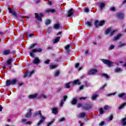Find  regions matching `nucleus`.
<instances>
[{
	"mask_svg": "<svg viewBox=\"0 0 126 126\" xmlns=\"http://www.w3.org/2000/svg\"><path fill=\"white\" fill-rule=\"evenodd\" d=\"M122 124L123 126H126V118L122 119Z\"/></svg>",
	"mask_w": 126,
	"mask_h": 126,
	"instance_id": "c85d7f7f",
	"label": "nucleus"
},
{
	"mask_svg": "<svg viewBox=\"0 0 126 126\" xmlns=\"http://www.w3.org/2000/svg\"><path fill=\"white\" fill-rule=\"evenodd\" d=\"M102 61L104 63L107 64L109 67H111V66H112L113 64H114V63L110 61V60L103 59Z\"/></svg>",
	"mask_w": 126,
	"mask_h": 126,
	"instance_id": "7ed1b4c3",
	"label": "nucleus"
},
{
	"mask_svg": "<svg viewBox=\"0 0 126 126\" xmlns=\"http://www.w3.org/2000/svg\"><path fill=\"white\" fill-rule=\"evenodd\" d=\"M6 86H10L11 85V81L10 80H7L6 82Z\"/></svg>",
	"mask_w": 126,
	"mask_h": 126,
	"instance_id": "b1692460",
	"label": "nucleus"
},
{
	"mask_svg": "<svg viewBox=\"0 0 126 126\" xmlns=\"http://www.w3.org/2000/svg\"><path fill=\"white\" fill-rule=\"evenodd\" d=\"M53 123H54V121H51L50 122H49L48 124V126H51V125H52L53 124Z\"/></svg>",
	"mask_w": 126,
	"mask_h": 126,
	"instance_id": "5fc2aeb1",
	"label": "nucleus"
},
{
	"mask_svg": "<svg viewBox=\"0 0 126 126\" xmlns=\"http://www.w3.org/2000/svg\"><path fill=\"white\" fill-rule=\"evenodd\" d=\"M69 45H67L65 47V50H68L69 49Z\"/></svg>",
	"mask_w": 126,
	"mask_h": 126,
	"instance_id": "6e6d98bb",
	"label": "nucleus"
},
{
	"mask_svg": "<svg viewBox=\"0 0 126 126\" xmlns=\"http://www.w3.org/2000/svg\"><path fill=\"white\" fill-rule=\"evenodd\" d=\"M42 51H43V49H42V48H39L38 49H37V52H38V53H41Z\"/></svg>",
	"mask_w": 126,
	"mask_h": 126,
	"instance_id": "864d4df0",
	"label": "nucleus"
},
{
	"mask_svg": "<svg viewBox=\"0 0 126 126\" xmlns=\"http://www.w3.org/2000/svg\"><path fill=\"white\" fill-rule=\"evenodd\" d=\"M73 84H78V85H80L81 83L79 80H75L72 82Z\"/></svg>",
	"mask_w": 126,
	"mask_h": 126,
	"instance_id": "412c9836",
	"label": "nucleus"
},
{
	"mask_svg": "<svg viewBox=\"0 0 126 126\" xmlns=\"http://www.w3.org/2000/svg\"><path fill=\"white\" fill-rule=\"evenodd\" d=\"M33 63H34V64H37V63H40V59H39L38 57H36L34 59Z\"/></svg>",
	"mask_w": 126,
	"mask_h": 126,
	"instance_id": "ddd939ff",
	"label": "nucleus"
},
{
	"mask_svg": "<svg viewBox=\"0 0 126 126\" xmlns=\"http://www.w3.org/2000/svg\"><path fill=\"white\" fill-rule=\"evenodd\" d=\"M85 116H86V113H85V112H82L79 114V115L78 116V117L80 118H84Z\"/></svg>",
	"mask_w": 126,
	"mask_h": 126,
	"instance_id": "2eb2a0df",
	"label": "nucleus"
},
{
	"mask_svg": "<svg viewBox=\"0 0 126 126\" xmlns=\"http://www.w3.org/2000/svg\"><path fill=\"white\" fill-rule=\"evenodd\" d=\"M31 109H29V112L26 115V118H31Z\"/></svg>",
	"mask_w": 126,
	"mask_h": 126,
	"instance_id": "6ab92c4d",
	"label": "nucleus"
},
{
	"mask_svg": "<svg viewBox=\"0 0 126 126\" xmlns=\"http://www.w3.org/2000/svg\"><path fill=\"white\" fill-rule=\"evenodd\" d=\"M27 125H31L32 124V122L31 121H29L26 123Z\"/></svg>",
	"mask_w": 126,
	"mask_h": 126,
	"instance_id": "052dcab7",
	"label": "nucleus"
},
{
	"mask_svg": "<svg viewBox=\"0 0 126 126\" xmlns=\"http://www.w3.org/2000/svg\"><path fill=\"white\" fill-rule=\"evenodd\" d=\"M92 108V105L89 104V103H85L84 105V106L83 107V109H84V110H90V109Z\"/></svg>",
	"mask_w": 126,
	"mask_h": 126,
	"instance_id": "39448f33",
	"label": "nucleus"
},
{
	"mask_svg": "<svg viewBox=\"0 0 126 126\" xmlns=\"http://www.w3.org/2000/svg\"><path fill=\"white\" fill-rule=\"evenodd\" d=\"M99 21H95L94 23L95 26H96V27H98V26H99Z\"/></svg>",
	"mask_w": 126,
	"mask_h": 126,
	"instance_id": "a19ab883",
	"label": "nucleus"
},
{
	"mask_svg": "<svg viewBox=\"0 0 126 126\" xmlns=\"http://www.w3.org/2000/svg\"><path fill=\"white\" fill-rule=\"evenodd\" d=\"M86 99H87V97H82L79 98V100H86Z\"/></svg>",
	"mask_w": 126,
	"mask_h": 126,
	"instance_id": "8fccbe9b",
	"label": "nucleus"
},
{
	"mask_svg": "<svg viewBox=\"0 0 126 126\" xmlns=\"http://www.w3.org/2000/svg\"><path fill=\"white\" fill-rule=\"evenodd\" d=\"M97 72H98L97 69H93L89 72V74H90V75H93L94 74H95V73H97Z\"/></svg>",
	"mask_w": 126,
	"mask_h": 126,
	"instance_id": "0eeeda50",
	"label": "nucleus"
},
{
	"mask_svg": "<svg viewBox=\"0 0 126 126\" xmlns=\"http://www.w3.org/2000/svg\"><path fill=\"white\" fill-rule=\"evenodd\" d=\"M36 45H37V43L32 44V45H31L29 47V49L30 50H31V49H33V48H34V47H35V46H36Z\"/></svg>",
	"mask_w": 126,
	"mask_h": 126,
	"instance_id": "cd10ccee",
	"label": "nucleus"
},
{
	"mask_svg": "<svg viewBox=\"0 0 126 126\" xmlns=\"http://www.w3.org/2000/svg\"><path fill=\"white\" fill-rule=\"evenodd\" d=\"M117 32V30H113L112 29V28H108L106 31H105V34L106 35H108L109 33H110L111 36L112 35H113V34H115V32Z\"/></svg>",
	"mask_w": 126,
	"mask_h": 126,
	"instance_id": "f03ea898",
	"label": "nucleus"
},
{
	"mask_svg": "<svg viewBox=\"0 0 126 126\" xmlns=\"http://www.w3.org/2000/svg\"><path fill=\"white\" fill-rule=\"evenodd\" d=\"M84 87V86L83 85L81 86L80 87V90H82V89H83Z\"/></svg>",
	"mask_w": 126,
	"mask_h": 126,
	"instance_id": "69168bd1",
	"label": "nucleus"
},
{
	"mask_svg": "<svg viewBox=\"0 0 126 126\" xmlns=\"http://www.w3.org/2000/svg\"><path fill=\"white\" fill-rule=\"evenodd\" d=\"M126 95V93H123L118 94L119 98H123Z\"/></svg>",
	"mask_w": 126,
	"mask_h": 126,
	"instance_id": "393cba45",
	"label": "nucleus"
},
{
	"mask_svg": "<svg viewBox=\"0 0 126 126\" xmlns=\"http://www.w3.org/2000/svg\"><path fill=\"white\" fill-rule=\"evenodd\" d=\"M104 7H105V4H104V3H100V8H101V9H103V8H104Z\"/></svg>",
	"mask_w": 126,
	"mask_h": 126,
	"instance_id": "4c0bfd02",
	"label": "nucleus"
},
{
	"mask_svg": "<svg viewBox=\"0 0 126 126\" xmlns=\"http://www.w3.org/2000/svg\"><path fill=\"white\" fill-rule=\"evenodd\" d=\"M114 118V116L112 114H111L110 116L109 117V121H112Z\"/></svg>",
	"mask_w": 126,
	"mask_h": 126,
	"instance_id": "37998d69",
	"label": "nucleus"
},
{
	"mask_svg": "<svg viewBox=\"0 0 126 126\" xmlns=\"http://www.w3.org/2000/svg\"><path fill=\"white\" fill-rule=\"evenodd\" d=\"M34 15H35V18L37 20H38V21H42V18L43 16V14L40 13V14H38V13H35L34 14Z\"/></svg>",
	"mask_w": 126,
	"mask_h": 126,
	"instance_id": "20e7f679",
	"label": "nucleus"
},
{
	"mask_svg": "<svg viewBox=\"0 0 126 126\" xmlns=\"http://www.w3.org/2000/svg\"><path fill=\"white\" fill-rule=\"evenodd\" d=\"M63 98V99H62V100L61 101V102L60 103L61 107H63V104L64 103V101H65V100H66V99H67V96L64 95Z\"/></svg>",
	"mask_w": 126,
	"mask_h": 126,
	"instance_id": "1a4fd4ad",
	"label": "nucleus"
},
{
	"mask_svg": "<svg viewBox=\"0 0 126 126\" xmlns=\"http://www.w3.org/2000/svg\"><path fill=\"white\" fill-rule=\"evenodd\" d=\"M85 12H89V9L88 8H86L85 9Z\"/></svg>",
	"mask_w": 126,
	"mask_h": 126,
	"instance_id": "338daca9",
	"label": "nucleus"
},
{
	"mask_svg": "<svg viewBox=\"0 0 126 126\" xmlns=\"http://www.w3.org/2000/svg\"><path fill=\"white\" fill-rule=\"evenodd\" d=\"M110 10L111 11H116V8H115L114 7H112L111 8H110Z\"/></svg>",
	"mask_w": 126,
	"mask_h": 126,
	"instance_id": "09e8293b",
	"label": "nucleus"
},
{
	"mask_svg": "<svg viewBox=\"0 0 126 126\" xmlns=\"http://www.w3.org/2000/svg\"><path fill=\"white\" fill-rule=\"evenodd\" d=\"M104 124H105V123H104V122H101L99 124V126H103Z\"/></svg>",
	"mask_w": 126,
	"mask_h": 126,
	"instance_id": "bf43d9fd",
	"label": "nucleus"
},
{
	"mask_svg": "<svg viewBox=\"0 0 126 126\" xmlns=\"http://www.w3.org/2000/svg\"><path fill=\"white\" fill-rule=\"evenodd\" d=\"M57 66H58V65H51L50 66V67L52 69H54V68H56V67H57Z\"/></svg>",
	"mask_w": 126,
	"mask_h": 126,
	"instance_id": "c9c22d12",
	"label": "nucleus"
},
{
	"mask_svg": "<svg viewBox=\"0 0 126 126\" xmlns=\"http://www.w3.org/2000/svg\"><path fill=\"white\" fill-rule=\"evenodd\" d=\"M99 110L100 114H104V111L103 110V108H100L99 109Z\"/></svg>",
	"mask_w": 126,
	"mask_h": 126,
	"instance_id": "c03bdc74",
	"label": "nucleus"
},
{
	"mask_svg": "<svg viewBox=\"0 0 126 126\" xmlns=\"http://www.w3.org/2000/svg\"><path fill=\"white\" fill-rule=\"evenodd\" d=\"M30 56L32 57V58H34L35 57V55H34L33 52H32L30 53Z\"/></svg>",
	"mask_w": 126,
	"mask_h": 126,
	"instance_id": "de8ad7c7",
	"label": "nucleus"
},
{
	"mask_svg": "<svg viewBox=\"0 0 126 126\" xmlns=\"http://www.w3.org/2000/svg\"><path fill=\"white\" fill-rule=\"evenodd\" d=\"M64 121V118H62L60 120L59 122H63Z\"/></svg>",
	"mask_w": 126,
	"mask_h": 126,
	"instance_id": "13d9d810",
	"label": "nucleus"
},
{
	"mask_svg": "<svg viewBox=\"0 0 126 126\" xmlns=\"http://www.w3.org/2000/svg\"><path fill=\"white\" fill-rule=\"evenodd\" d=\"M115 72L119 73L120 71H122V68H116L115 69Z\"/></svg>",
	"mask_w": 126,
	"mask_h": 126,
	"instance_id": "7c9ffc66",
	"label": "nucleus"
},
{
	"mask_svg": "<svg viewBox=\"0 0 126 126\" xmlns=\"http://www.w3.org/2000/svg\"><path fill=\"white\" fill-rule=\"evenodd\" d=\"M12 62V59H9L7 61V64L9 65L10 64H11V62Z\"/></svg>",
	"mask_w": 126,
	"mask_h": 126,
	"instance_id": "f704fd0d",
	"label": "nucleus"
},
{
	"mask_svg": "<svg viewBox=\"0 0 126 126\" xmlns=\"http://www.w3.org/2000/svg\"><path fill=\"white\" fill-rule=\"evenodd\" d=\"M16 82H17V80H16V79L12 80V81H11V85H14V84H15V83H16Z\"/></svg>",
	"mask_w": 126,
	"mask_h": 126,
	"instance_id": "c756f323",
	"label": "nucleus"
},
{
	"mask_svg": "<svg viewBox=\"0 0 126 126\" xmlns=\"http://www.w3.org/2000/svg\"><path fill=\"white\" fill-rule=\"evenodd\" d=\"M34 35V34L33 33H31L30 34H29V35H27V36H28L29 37H32V36H33Z\"/></svg>",
	"mask_w": 126,
	"mask_h": 126,
	"instance_id": "774afa93",
	"label": "nucleus"
},
{
	"mask_svg": "<svg viewBox=\"0 0 126 126\" xmlns=\"http://www.w3.org/2000/svg\"><path fill=\"white\" fill-rule=\"evenodd\" d=\"M123 46H126V43H123L122 42H119V47L121 48V47H123Z\"/></svg>",
	"mask_w": 126,
	"mask_h": 126,
	"instance_id": "473e14b6",
	"label": "nucleus"
},
{
	"mask_svg": "<svg viewBox=\"0 0 126 126\" xmlns=\"http://www.w3.org/2000/svg\"><path fill=\"white\" fill-rule=\"evenodd\" d=\"M55 12H56V10L54 9H49L46 10V12H47L48 13H49V12H51L52 13H54Z\"/></svg>",
	"mask_w": 126,
	"mask_h": 126,
	"instance_id": "aec40b11",
	"label": "nucleus"
},
{
	"mask_svg": "<svg viewBox=\"0 0 126 126\" xmlns=\"http://www.w3.org/2000/svg\"><path fill=\"white\" fill-rule=\"evenodd\" d=\"M38 115H39L40 116V121L37 123V126H40L41 124H43V122L45 121V117L42 115V113L41 112V111H38L36 113H34V117H36V116H37Z\"/></svg>",
	"mask_w": 126,
	"mask_h": 126,
	"instance_id": "f257e3e1",
	"label": "nucleus"
},
{
	"mask_svg": "<svg viewBox=\"0 0 126 126\" xmlns=\"http://www.w3.org/2000/svg\"><path fill=\"white\" fill-rule=\"evenodd\" d=\"M86 24L88 26H92V22H87Z\"/></svg>",
	"mask_w": 126,
	"mask_h": 126,
	"instance_id": "49530a36",
	"label": "nucleus"
},
{
	"mask_svg": "<svg viewBox=\"0 0 126 126\" xmlns=\"http://www.w3.org/2000/svg\"><path fill=\"white\" fill-rule=\"evenodd\" d=\"M50 63V60H46L45 61V63H46V64H49V63Z\"/></svg>",
	"mask_w": 126,
	"mask_h": 126,
	"instance_id": "4d7b16f0",
	"label": "nucleus"
},
{
	"mask_svg": "<svg viewBox=\"0 0 126 126\" xmlns=\"http://www.w3.org/2000/svg\"><path fill=\"white\" fill-rule=\"evenodd\" d=\"M78 66H79V63H77L75 64V67L77 68V67H78Z\"/></svg>",
	"mask_w": 126,
	"mask_h": 126,
	"instance_id": "e2e57ef3",
	"label": "nucleus"
},
{
	"mask_svg": "<svg viewBox=\"0 0 126 126\" xmlns=\"http://www.w3.org/2000/svg\"><path fill=\"white\" fill-rule=\"evenodd\" d=\"M73 13H74V10H73L72 8H71L68 11L67 13H66V15L68 17H70V16H71Z\"/></svg>",
	"mask_w": 126,
	"mask_h": 126,
	"instance_id": "423d86ee",
	"label": "nucleus"
},
{
	"mask_svg": "<svg viewBox=\"0 0 126 126\" xmlns=\"http://www.w3.org/2000/svg\"><path fill=\"white\" fill-rule=\"evenodd\" d=\"M106 86H107V84H105L103 86H102L101 89H104V88L106 87Z\"/></svg>",
	"mask_w": 126,
	"mask_h": 126,
	"instance_id": "0e129e2a",
	"label": "nucleus"
},
{
	"mask_svg": "<svg viewBox=\"0 0 126 126\" xmlns=\"http://www.w3.org/2000/svg\"><path fill=\"white\" fill-rule=\"evenodd\" d=\"M84 105H83V104H82V103H78L77 104V107L78 108H81L82 107V108H83Z\"/></svg>",
	"mask_w": 126,
	"mask_h": 126,
	"instance_id": "ea45409f",
	"label": "nucleus"
},
{
	"mask_svg": "<svg viewBox=\"0 0 126 126\" xmlns=\"http://www.w3.org/2000/svg\"><path fill=\"white\" fill-rule=\"evenodd\" d=\"M61 27V25H60L59 23L55 24L54 26V29L58 30Z\"/></svg>",
	"mask_w": 126,
	"mask_h": 126,
	"instance_id": "f3484780",
	"label": "nucleus"
},
{
	"mask_svg": "<svg viewBox=\"0 0 126 126\" xmlns=\"http://www.w3.org/2000/svg\"><path fill=\"white\" fill-rule=\"evenodd\" d=\"M117 17L119 18L120 19H123L124 18V14L122 13H118L117 14Z\"/></svg>",
	"mask_w": 126,
	"mask_h": 126,
	"instance_id": "dca6fc26",
	"label": "nucleus"
},
{
	"mask_svg": "<svg viewBox=\"0 0 126 126\" xmlns=\"http://www.w3.org/2000/svg\"><path fill=\"white\" fill-rule=\"evenodd\" d=\"M79 123L80 124V126H83V125H84V123H82L81 121H79Z\"/></svg>",
	"mask_w": 126,
	"mask_h": 126,
	"instance_id": "680f3d73",
	"label": "nucleus"
},
{
	"mask_svg": "<svg viewBox=\"0 0 126 126\" xmlns=\"http://www.w3.org/2000/svg\"><path fill=\"white\" fill-rule=\"evenodd\" d=\"M104 110H109L110 109V106L108 105H105L104 107Z\"/></svg>",
	"mask_w": 126,
	"mask_h": 126,
	"instance_id": "a18cd8bd",
	"label": "nucleus"
},
{
	"mask_svg": "<svg viewBox=\"0 0 126 126\" xmlns=\"http://www.w3.org/2000/svg\"><path fill=\"white\" fill-rule=\"evenodd\" d=\"M52 113L54 114V115H57L58 114V109L56 108H54L52 109Z\"/></svg>",
	"mask_w": 126,
	"mask_h": 126,
	"instance_id": "4be33fe9",
	"label": "nucleus"
},
{
	"mask_svg": "<svg viewBox=\"0 0 126 126\" xmlns=\"http://www.w3.org/2000/svg\"><path fill=\"white\" fill-rule=\"evenodd\" d=\"M42 97L43 99H47L48 98V96L45 94H41V95H40L38 97V98L40 99V98H42Z\"/></svg>",
	"mask_w": 126,
	"mask_h": 126,
	"instance_id": "5701e85b",
	"label": "nucleus"
},
{
	"mask_svg": "<svg viewBox=\"0 0 126 126\" xmlns=\"http://www.w3.org/2000/svg\"><path fill=\"white\" fill-rule=\"evenodd\" d=\"M51 20H47L45 24L46 25H49V24H51Z\"/></svg>",
	"mask_w": 126,
	"mask_h": 126,
	"instance_id": "58836bf2",
	"label": "nucleus"
},
{
	"mask_svg": "<svg viewBox=\"0 0 126 126\" xmlns=\"http://www.w3.org/2000/svg\"><path fill=\"white\" fill-rule=\"evenodd\" d=\"M70 83H71L70 82V83H67L65 84V88H70V86H69V84H70Z\"/></svg>",
	"mask_w": 126,
	"mask_h": 126,
	"instance_id": "e433bc0d",
	"label": "nucleus"
},
{
	"mask_svg": "<svg viewBox=\"0 0 126 126\" xmlns=\"http://www.w3.org/2000/svg\"><path fill=\"white\" fill-rule=\"evenodd\" d=\"M33 73H34V71H32V72L29 73H27L25 74V75L24 76V78H25V77H26L27 76H28V77H30L31 75L33 74Z\"/></svg>",
	"mask_w": 126,
	"mask_h": 126,
	"instance_id": "9d476101",
	"label": "nucleus"
},
{
	"mask_svg": "<svg viewBox=\"0 0 126 126\" xmlns=\"http://www.w3.org/2000/svg\"><path fill=\"white\" fill-rule=\"evenodd\" d=\"M101 76H104V77H105V78H106L107 79H109V75H108V74H101Z\"/></svg>",
	"mask_w": 126,
	"mask_h": 126,
	"instance_id": "bb28decb",
	"label": "nucleus"
},
{
	"mask_svg": "<svg viewBox=\"0 0 126 126\" xmlns=\"http://www.w3.org/2000/svg\"><path fill=\"white\" fill-rule=\"evenodd\" d=\"M105 23V21H101L99 23V26H103Z\"/></svg>",
	"mask_w": 126,
	"mask_h": 126,
	"instance_id": "72a5a7b5",
	"label": "nucleus"
},
{
	"mask_svg": "<svg viewBox=\"0 0 126 126\" xmlns=\"http://www.w3.org/2000/svg\"><path fill=\"white\" fill-rule=\"evenodd\" d=\"M37 52H38V49H34L32 51V53H37Z\"/></svg>",
	"mask_w": 126,
	"mask_h": 126,
	"instance_id": "3c124183",
	"label": "nucleus"
},
{
	"mask_svg": "<svg viewBox=\"0 0 126 126\" xmlns=\"http://www.w3.org/2000/svg\"><path fill=\"white\" fill-rule=\"evenodd\" d=\"M9 54H10V50H4L3 52V55H4L5 56H6V55H9Z\"/></svg>",
	"mask_w": 126,
	"mask_h": 126,
	"instance_id": "a211bd4d",
	"label": "nucleus"
},
{
	"mask_svg": "<svg viewBox=\"0 0 126 126\" xmlns=\"http://www.w3.org/2000/svg\"><path fill=\"white\" fill-rule=\"evenodd\" d=\"M59 74H60V71L57 70L55 73V76H59Z\"/></svg>",
	"mask_w": 126,
	"mask_h": 126,
	"instance_id": "79ce46f5",
	"label": "nucleus"
},
{
	"mask_svg": "<svg viewBox=\"0 0 126 126\" xmlns=\"http://www.w3.org/2000/svg\"><path fill=\"white\" fill-rule=\"evenodd\" d=\"M71 103L72 105H76V104L77 103V98H76V97L73 98L72 99Z\"/></svg>",
	"mask_w": 126,
	"mask_h": 126,
	"instance_id": "f8f14e48",
	"label": "nucleus"
},
{
	"mask_svg": "<svg viewBox=\"0 0 126 126\" xmlns=\"http://www.w3.org/2000/svg\"><path fill=\"white\" fill-rule=\"evenodd\" d=\"M115 48V46L113 45H111L110 47V50H113Z\"/></svg>",
	"mask_w": 126,
	"mask_h": 126,
	"instance_id": "603ef678",
	"label": "nucleus"
},
{
	"mask_svg": "<svg viewBox=\"0 0 126 126\" xmlns=\"http://www.w3.org/2000/svg\"><path fill=\"white\" fill-rule=\"evenodd\" d=\"M97 97H98V94H94L92 96L91 99L92 100H95Z\"/></svg>",
	"mask_w": 126,
	"mask_h": 126,
	"instance_id": "2f4dec72",
	"label": "nucleus"
},
{
	"mask_svg": "<svg viewBox=\"0 0 126 126\" xmlns=\"http://www.w3.org/2000/svg\"><path fill=\"white\" fill-rule=\"evenodd\" d=\"M8 9H9V13H12V15L14 16H15V17H17V15L16 14V12H15V11L12 10V9H11V8H8Z\"/></svg>",
	"mask_w": 126,
	"mask_h": 126,
	"instance_id": "6e6552de",
	"label": "nucleus"
},
{
	"mask_svg": "<svg viewBox=\"0 0 126 126\" xmlns=\"http://www.w3.org/2000/svg\"><path fill=\"white\" fill-rule=\"evenodd\" d=\"M38 96V94H31L29 95V99H35Z\"/></svg>",
	"mask_w": 126,
	"mask_h": 126,
	"instance_id": "9b49d317",
	"label": "nucleus"
},
{
	"mask_svg": "<svg viewBox=\"0 0 126 126\" xmlns=\"http://www.w3.org/2000/svg\"><path fill=\"white\" fill-rule=\"evenodd\" d=\"M122 36H123V34H118L116 36L114 37L113 40L117 41V40H119V39H120V38H121V37H122Z\"/></svg>",
	"mask_w": 126,
	"mask_h": 126,
	"instance_id": "4468645a",
	"label": "nucleus"
},
{
	"mask_svg": "<svg viewBox=\"0 0 126 126\" xmlns=\"http://www.w3.org/2000/svg\"><path fill=\"white\" fill-rule=\"evenodd\" d=\"M61 39V37H57L55 40L54 41H53V42L54 43H58V42H59V41H60Z\"/></svg>",
	"mask_w": 126,
	"mask_h": 126,
	"instance_id": "a878e982",
	"label": "nucleus"
}]
</instances>
